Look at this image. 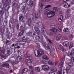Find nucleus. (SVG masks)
I'll return each mask as SVG.
<instances>
[{
    "instance_id": "nucleus-60",
    "label": "nucleus",
    "mask_w": 74,
    "mask_h": 74,
    "mask_svg": "<svg viewBox=\"0 0 74 74\" xmlns=\"http://www.w3.org/2000/svg\"><path fill=\"white\" fill-rule=\"evenodd\" d=\"M51 6L50 5H47L46 7H45V8H49V7H50Z\"/></svg>"
},
{
    "instance_id": "nucleus-52",
    "label": "nucleus",
    "mask_w": 74,
    "mask_h": 74,
    "mask_svg": "<svg viewBox=\"0 0 74 74\" xmlns=\"http://www.w3.org/2000/svg\"><path fill=\"white\" fill-rule=\"evenodd\" d=\"M33 4H34V1H32L30 4V7H33Z\"/></svg>"
},
{
    "instance_id": "nucleus-6",
    "label": "nucleus",
    "mask_w": 74,
    "mask_h": 74,
    "mask_svg": "<svg viewBox=\"0 0 74 74\" xmlns=\"http://www.w3.org/2000/svg\"><path fill=\"white\" fill-rule=\"evenodd\" d=\"M42 69L45 71H47L49 69V67L47 65H43L42 66Z\"/></svg>"
},
{
    "instance_id": "nucleus-20",
    "label": "nucleus",
    "mask_w": 74,
    "mask_h": 74,
    "mask_svg": "<svg viewBox=\"0 0 74 74\" xmlns=\"http://www.w3.org/2000/svg\"><path fill=\"white\" fill-rule=\"evenodd\" d=\"M25 6H23L21 8V10L22 12H23L25 11Z\"/></svg>"
},
{
    "instance_id": "nucleus-17",
    "label": "nucleus",
    "mask_w": 74,
    "mask_h": 74,
    "mask_svg": "<svg viewBox=\"0 0 74 74\" xmlns=\"http://www.w3.org/2000/svg\"><path fill=\"white\" fill-rule=\"evenodd\" d=\"M29 71L31 74H33V66H30L29 67Z\"/></svg>"
},
{
    "instance_id": "nucleus-29",
    "label": "nucleus",
    "mask_w": 74,
    "mask_h": 74,
    "mask_svg": "<svg viewBox=\"0 0 74 74\" xmlns=\"http://www.w3.org/2000/svg\"><path fill=\"white\" fill-rule=\"evenodd\" d=\"M70 13H66L65 15V18H68L70 17Z\"/></svg>"
},
{
    "instance_id": "nucleus-10",
    "label": "nucleus",
    "mask_w": 74,
    "mask_h": 74,
    "mask_svg": "<svg viewBox=\"0 0 74 74\" xmlns=\"http://www.w3.org/2000/svg\"><path fill=\"white\" fill-rule=\"evenodd\" d=\"M63 7H64L67 8H69L70 7V5L69 4V3H67L65 2L63 3Z\"/></svg>"
},
{
    "instance_id": "nucleus-12",
    "label": "nucleus",
    "mask_w": 74,
    "mask_h": 74,
    "mask_svg": "<svg viewBox=\"0 0 74 74\" xmlns=\"http://www.w3.org/2000/svg\"><path fill=\"white\" fill-rule=\"evenodd\" d=\"M62 38V35H58L56 37V40L58 41H59V40H61Z\"/></svg>"
},
{
    "instance_id": "nucleus-18",
    "label": "nucleus",
    "mask_w": 74,
    "mask_h": 74,
    "mask_svg": "<svg viewBox=\"0 0 74 74\" xmlns=\"http://www.w3.org/2000/svg\"><path fill=\"white\" fill-rule=\"evenodd\" d=\"M51 70L53 72H56L57 71V69L56 67H52L51 68Z\"/></svg>"
},
{
    "instance_id": "nucleus-30",
    "label": "nucleus",
    "mask_w": 74,
    "mask_h": 74,
    "mask_svg": "<svg viewBox=\"0 0 74 74\" xmlns=\"http://www.w3.org/2000/svg\"><path fill=\"white\" fill-rule=\"evenodd\" d=\"M57 12L58 14H61L62 13V11H60L59 9H58Z\"/></svg>"
},
{
    "instance_id": "nucleus-37",
    "label": "nucleus",
    "mask_w": 74,
    "mask_h": 74,
    "mask_svg": "<svg viewBox=\"0 0 74 74\" xmlns=\"http://www.w3.org/2000/svg\"><path fill=\"white\" fill-rule=\"evenodd\" d=\"M31 0H26L27 4L28 5H30V4Z\"/></svg>"
},
{
    "instance_id": "nucleus-51",
    "label": "nucleus",
    "mask_w": 74,
    "mask_h": 74,
    "mask_svg": "<svg viewBox=\"0 0 74 74\" xmlns=\"http://www.w3.org/2000/svg\"><path fill=\"white\" fill-rule=\"evenodd\" d=\"M71 52L72 53H74V48H72L71 49Z\"/></svg>"
},
{
    "instance_id": "nucleus-54",
    "label": "nucleus",
    "mask_w": 74,
    "mask_h": 74,
    "mask_svg": "<svg viewBox=\"0 0 74 74\" xmlns=\"http://www.w3.org/2000/svg\"><path fill=\"white\" fill-rule=\"evenodd\" d=\"M36 45L38 47V48H40V44L38 43H36Z\"/></svg>"
},
{
    "instance_id": "nucleus-58",
    "label": "nucleus",
    "mask_w": 74,
    "mask_h": 74,
    "mask_svg": "<svg viewBox=\"0 0 74 74\" xmlns=\"http://www.w3.org/2000/svg\"><path fill=\"white\" fill-rule=\"evenodd\" d=\"M69 37L71 39H72L73 38V35H70L69 36Z\"/></svg>"
},
{
    "instance_id": "nucleus-42",
    "label": "nucleus",
    "mask_w": 74,
    "mask_h": 74,
    "mask_svg": "<svg viewBox=\"0 0 74 74\" xmlns=\"http://www.w3.org/2000/svg\"><path fill=\"white\" fill-rule=\"evenodd\" d=\"M27 38H25L24 39H23L22 40V42H27Z\"/></svg>"
},
{
    "instance_id": "nucleus-59",
    "label": "nucleus",
    "mask_w": 74,
    "mask_h": 74,
    "mask_svg": "<svg viewBox=\"0 0 74 74\" xmlns=\"http://www.w3.org/2000/svg\"><path fill=\"white\" fill-rule=\"evenodd\" d=\"M42 1H47V2H48V1H50V0H41Z\"/></svg>"
},
{
    "instance_id": "nucleus-47",
    "label": "nucleus",
    "mask_w": 74,
    "mask_h": 74,
    "mask_svg": "<svg viewBox=\"0 0 74 74\" xmlns=\"http://www.w3.org/2000/svg\"><path fill=\"white\" fill-rule=\"evenodd\" d=\"M17 63L18 62L17 61L14 62H13L12 65H13V66H14V65H15V64H17Z\"/></svg>"
},
{
    "instance_id": "nucleus-3",
    "label": "nucleus",
    "mask_w": 74,
    "mask_h": 74,
    "mask_svg": "<svg viewBox=\"0 0 74 74\" xmlns=\"http://www.w3.org/2000/svg\"><path fill=\"white\" fill-rule=\"evenodd\" d=\"M44 51L42 50H40L37 51V54H35V55L36 57H39L40 56H41L42 55L44 54Z\"/></svg>"
},
{
    "instance_id": "nucleus-55",
    "label": "nucleus",
    "mask_w": 74,
    "mask_h": 74,
    "mask_svg": "<svg viewBox=\"0 0 74 74\" xmlns=\"http://www.w3.org/2000/svg\"><path fill=\"white\" fill-rule=\"evenodd\" d=\"M9 4H8V3L5 2L4 3V5L5 7H6L8 5H9Z\"/></svg>"
},
{
    "instance_id": "nucleus-43",
    "label": "nucleus",
    "mask_w": 74,
    "mask_h": 74,
    "mask_svg": "<svg viewBox=\"0 0 74 74\" xmlns=\"http://www.w3.org/2000/svg\"><path fill=\"white\" fill-rule=\"evenodd\" d=\"M63 38L65 40H68V38H67V36H64L63 37Z\"/></svg>"
},
{
    "instance_id": "nucleus-34",
    "label": "nucleus",
    "mask_w": 74,
    "mask_h": 74,
    "mask_svg": "<svg viewBox=\"0 0 74 74\" xmlns=\"http://www.w3.org/2000/svg\"><path fill=\"white\" fill-rule=\"evenodd\" d=\"M42 58L43 59H47V60H48L49 59L48 57H47L46 56H43Z\"/></svg>"
},
{
    "instance_id": "nucleus-57",
    "label": "nucleus",
    "mask_w": 74,
    "mask_h": 74,
    "mask_svg": "<svg viewBox=\"0 0 74 74\" xmlns=\"http://www.w3.org/2000/svg\"><path fill=\"white\" fill-rule=\"evenodd\" d=\"M3 11H5V8H4V7H3L2 9V10Z\"/></svg>"
},
{
    "instance_id": "nucleus-7",
    "label": "nucleus",
    "mask_w": 74,
    "mask_h": 74,
    "mask_svg": "<svg viewBox=\"0 0 74 74\" xmlns=\"http://www.w3.org/2000/svg\"><path fill=\"white\" fill-rule=\"evenodd\" d=\"M66 55L67 56H69L70 58H72V59H73V61L74 62V57L73 58V56H74L73 54L70 52H69L66 53Z\"/></svg>"
},
{
    "instance_id": "nucleus-22",
    "label": "nucleus",
    "mask_w": 74,
    "mask_h": 74,
    "mask_svg": "<svg viewBox=\"0 0 74 74\" xmlns=\"http://www.w3.org/2000/svg\"><path fill=\"white\" fill-rule=\"evenodd\" d=\"M63 18V16L62 15H61L60 17L58 19L59 22H61Z\"/></svg>"
},
{
    "instance_id": "nucleus-1",
    "label": "nucleus",
    "mask_w": 74,
    "mask_h": 74,
    "mask_svg": "<svg viewBox=\"0 0 74 74\" xmlns=\"http://www.w3.org/2000/svg\"><path fill=\"white\" fill-rule=\"evenodd\" d=\"M66 56V54H64L63 55V57L62 59L61 60V62H60L59 65V67L61 69L58 71V74H62V69L63 68V65L64 64V60L65 59V57Z\"/></svg>"
},
{
    "instance_id": "nucleus-11",
    "label": "nucleus",
    "mask_w": 74,
    "mask_h": 74,
    "mask_svg": "<svg viewBox=\"0 0 74 74\" xmlns=\"http://www.w3.org/2000/svg\"><path fill=\"white\" fill-rule=\"evenodd\" d=\"M3 67H5L6 68H8L10 67L9 64L7 63H3L2 64Z\"/></svg>"
},
{
    "instance_id": "nucleus-40",
    "label": "nucleus",
    "mask_w": 74,
    "mask_h": 74,
    "mask_svg": "<svg viewBox=\"0 0 74 74\" xmlns=\"http://www.w3.org/2000/svg\"><path fill=\"white\" fill-rule=\"evenodd\" d=\"M38 6L39 7H40L41 9H42L43 8V6H44V5H43V4L41 3L40 5H39Z\"/></svg>"
},
{
    "instance_id": "nucleus-32",
    "label": "nucleus",
    "mask_w": 74,
    "mask_h": 74,
    "mask_svg": "<svg viewBox=\"0 0 74 74\" xmlns=\"http://www.w3.org/2000/svg\"><path fill=\"white\" fill-rule=\"evenodd\" d=\"M58 10V8L56 7H54L53 8V11L52 12L54 13H55V12L56 11V10Z\"/></svg>"
},
{
    "instance_id": "nucleus-16",
    "label": "nucleus",
    "mask_w": 74,
    "mask_h": 74,
    "mask_svg": "<svg viewBox=\"0 0 74 74\" xmlns=\"http://www.w3.org/2000/svg\"><path fill=\"white\" fill-rule=\"evenodd\" d=\"M35 70L36 72L39 73L40 72V69L39 67H36L35 68Z\"/></svg>"
},
{
    "instance_id": "nucleus-28",
    "label": "nucleus",
    "mask_w": 74,
    "mask_h": 74,
    "mask_svg": "<svg viewBox=\"0 0 74 74\" xmlns=\"http://www.w3.org/2000/svg\"><path fill=\"white\" fill-rule=\"evenodd\" d=\"M45 47L47 48L48 49H50V47L48 45V44L47 43H45Z\"/></svg>"
},
{
    "instance_id": "nucleus-31",
    "label": "nucleus",
    "mask_w": 74,
    "mask_h": 74,
    "mask_svg": "<svg viewBox=\"0 0 74 74\" xmlns=\"http://www.w3.org/2000/svg\"><path fill=\"white\" fill-rule=\"evenodd\" d=\"M7 54H8L9 55H11V53H12V51H11L10 50H8L7 51Z\"/></svg>"
},
{
    "instance_id": "nucleus-19",
    "label": "nucleus",
    "mask_w": 74,
    "mask_h": 74,
    "mask_svg": "<svg viewBox=\"0 0 74 74\" xmlns=\"http://www.w3.org/2000/svg\"><path fill=\"white\" fill-rule=\"evenodd\" d=\"M28 71V69L27 68H25L22 71V73L23 74L24 73H26Z\"/></svg>"
},
{
    "instance_id": "nucleus-5",
    "label": "nucleus",
    "mask_w": 74,
    "mask_h": 74,
    "mask_svg": "<svg viewBox=\"0 0 74 74\" xmlns=\"http://www.w3.org/2000/svg\"><path fill=\"white\" fill-rule=\"evenodd\" d=\"M55 15V13L51 11L47 14V16L48 18H52L53 16H54Z\"/></svg>"
},
{
    "instance_id": "nucleus-15",
    "label": "nucleus",
    "mask_w": 74,
    "mask_h": 74,
    "mask_svg": "<svg viewBox=\"0 0 74 74\" xmlns=\"http://www.w3.org/2000/svg\"><path fill=\"white\" fill-rule=\"evenodd\" d=\"M50 11H51V9L49 8L47 9L45 11L44 14L45 15H47Z\"/></svg>"
},
{
    "instance_id": "nucleus-35",
    "label": "nucleus",
    "mask_w": 74,
    "mask_h": 74,
    "mask_svg": "<svg viewBox=\"0 0 74 74\" xmlns=\"http://www.w3.org/2000/svg\"><path fill=\"white\" fill-rule=\"evenodd\" d=\"M53 63V61H52V60H49L48 62V63L49 64H50V65H52V63Z\"/></svg>"
},
{
    "instance_id": "nucleus-39",
    "label": "nucleus",
    "mask_w": 74,
    "mask_h": 74,
    "mask_svg": "<svg viewBox=\"0 0 74 74\" xmlns=\"http://www.w3.org/2000/svg\"><path fill=\"white\" fill-rule=\"evenodd\" d=\"M73 43H71L70 44V46L69 47V49H71V48H72L73 47Z\"/></svg>"
},
{
    "instance_id": "nucleus-33",
    "label": "nucleus",
    "mask_w": 74,
    "mask_h": 74,
    "mask_svg": "<svg viewBox=\"0 0 74 74\" xmlns=\"http://www.w3.org/2000/svg\"><path fill=\"white\" fill-rule=\"evenodd\" d=\"M23 33H24V31L22 30L21 32H20L19 33V35L20 36H22L23 34Z\"/></svg>"
},
{
    "instance_id": "nucleus-14",
    "label": "nucleus",
    "mask_w": 74,
    "mask_h": 74,
    "mask_svg": "<svg viewBox=\"0 0 74 74\" xmlns=\"http://www.w3.org/2000/svg\"><path fill=\"white\" fill-rule=\"evenodd\" d=\"M50 11H51V9L49 8L47 9L45 11L44 14L45 15H47Z\"/></svg>"
},
{
    "instance_id": "nucleus-45",
    "label": "nucleus",
    "mask_w": 74,
    "mask_h": 74,
    "mask_svg": "<svg viewBox=\"0 0 74 74\" xmlns=\"http://www.w3.org/2000/svg\"><path fill=\"white\" fill-rule=\"evenodd\" d=\"M32 34V33L31 32H28L27 34H26V35L27 36H30Z\"/></svg>"
},
{
    "instance_id": "nucleus-44",
    "label": "nucleus",
    "mask_w": 74,
    "mask_h": 74,
    "mask_svg": "<svg viewBox=\"0 0 74 74\" xmlns=\"http://www.w3.org/2000/svg\"><path fill=\"white\" fill-rule=\"evenodd\" d=\"M57 64H58V63L56 62H53V63L51 65H53L54 66H56Z\"/></svg>"
},
{
    "instance_id": "nucleus-27",
    "label": "nucleus",
    "mask_w": 74,
    "mask_h": 74,
    "mask_svg": "<svg viewBox=\"0 0 74 74\" xmlns=\"http://www.w3.org/2000/svg\"><path fill=\"white\" fill-rule=\"evenodd\" d=\"M59 47L60 48V49L62 51H64V49L63 48V47L62 45L59 46Z\"/></svg>"
},
{
    "instance_id": "nucleus-41",
    "label": "nucleus",
    "mask_w": 74,
    "mask_h": 74,
    "mask_svg": "<svg viewBox=\"0 0 74 74\" xmlns=\"http://www.w3.org/2000/svg\"><path fill=\"white\" fill-rule=\"evenodd\" d=\"M8 56V55L7 56H4V55H2L1 56V57L2 58H4V59H6V58H7V56Z\"/></svg>"
},
{
    "instance_id": "nucleus-4",
    "label": "nucleus",
    "mask_w": 74,
    "mask_h": 74,
    "mask_svg": "<svg viewBox=\"0 0 74 74\" xmlns=\"http://www.w3.org/2000/svg\"><path fill=\"white\" fill-rule=\"evenodd\" d=\"M41 12L40 10H38L37 12V14H35V19H37L38 18H40V16H41Z\"/></svg>"
},
{
    "instance_id": "nucleus-62",
    "label": "nucleus",
    "mask_w": 74,
    "mask_h": 74,
    "mask_svg": "<svg viewBox=\"0 0 74 74\" xmlns=\"http://www.w3.org/2000/svg\"><path fill=\"white\" fill-rule=\"evenodd\" d=\"M71 73L73 74H74V68L71 71Z\"/></svg>"
},
{
    "instance_id": "nucleus-64",
    "label": "nucleus",
    "mask_w": 74,
    "mask_h": 74,
    "mask_svg": "<svg viewBox=\"0 0 74 74\" xmlns=\"http://www.w3.org/2000/svg\"><path fill=\"white\" fill-rule=\"evenodd\" d=\"M71 4H74V0H73L71 2Z\"/></svg>"
},
{
    "instance_id": "nucleus-21",
    "label": "nucleus",
    "mask_w": 74,
    "mask_h": 74,
    "mask_svg": "<svg viewBox=\"0 0 74 74\" xmlns=\"http://www.w3.org/2000/svg\"><path fill=\"white\" fill-rule=\"evenodd\" d=\"M36 39L37 41H40V40H41V38L40 37L38 36H36Z\"/></svg>"
},
{
    "instance_id": "nucleus-2",
    "label": "nucleus",
    "mask_w": 74,
    "mask_h": 74,
    "mask_svg": "<svg viewBox=\"0 0 74 74\" xmlns=\"http://www.w3.org/2000/svg\"><path fill=\"white\" fill-rule=\"evenodd\" d=\"M50 26L51 28H52L50 29L51 32H53V33H56L57 32V29L54 28V27H55V25L54 24H51L50 25Z\"/></svg>"
},
{
    "instance_id": "nucleus-56",
    "label": "nucleus",
    "mask_w": 74,
    "mask_h": 74,
    "mask_svg": "<svg viewBox=\"0 0 74 74\" xmlns=\"http://www.w3.org/2000/svg\"><path fill=\"white\" fill-rule=\"evenodd\" d=\"M18 46V43H16L14 47L15 48H17Z\"/></svg>"
},
{
    "instance_id": "nucleus-61",
    "label": "nucleus",
    "mask_w": 74,
    "mask_h": 74,
    "mask_svg": "<svg viewBox=\"0 0 74 74\" xmlns=\"http://www.w3.org/2000/svg\"><path fill=\"white\" fill-rule=\"evenodd\" d=\"M47 40H48V41H49L50 44H52V41H51V40H50V39H47Z\"/></svg>"
},
{
    "instance_id": "nucleus-49",
    "label": "nucleus",
    "mask_w": 74,
    "mask_h": 74,
    "mask_svg": "<svg viewBox=\"0 0 74 74\" xmlns=\"http://www.w3.org/2000/svg\"><path fill=\"white\" fill-rule=\"evenodd\" d=\"M33 26H36V27H38V23H36L35 24H34Z\"/></svg>"
},
{
    "instance_id": "nucleus-36",
    "label": "nucleus",
    "mask_w": 74,
    "mask_h": 74,
    "mask_svg": "<svg viewBox=\"0 0 74 74\" xmlns=\"http://www.w3.org/2000/svg\"><path fill=\"white\" fill-rule=\"evenodd\" d=\"M5 1L8 3V4H10L11 2V0H6Z\"/></svg>"
},
{
    "instance_id": "nucleus-24",
    "label": "nucleus",
    "mask_w": 74,
    "mask_h": 74,
    "mask_svg": "<svg viewBox=\"0 0 74 74\" xmlns=\"http://www.w3.org/2000/svg\"><path fill=\"white\" fill-rule=\"evenodd\" d=\"M63 31L64 33H68L69 32V29L67 28H65L64 29Z\"/></svg>"
},
{
    "instance_id": "nucleus-38",
    "label": "nucleus",
    "mask_w": 74,
    "mask_h": 74,
    "mask_svg": "<svg viewBox=\"0 0 74 74\" xmlns=\"http://www.w3.org/2000/svg\"><path fill=\"white\" fill-rule=\"evenodd\" d=\"M19 20L21 22H22L23 21V16H20L19 17Z\"/></svg>"
},
{
    "instance_id": "nucleus-53",
    "label": "nucleus",
    "mask_w": 74,
    "mask_h": 74,
    "mask_svg": "<svg viewBox=\"0 0 74 74\" xmlns=\"http://www.w3.org/2000/svg\"><path fill=\"white\" fill-rule=\"evenodd\" d=\"M13 5L14 7H16L18 5V3H14L13 4Z\"/></svg>"
},
{
    "instance_id": "nucleus-48",
    "label": "nucleus",
    "mask_w": 74,
    "mask_h": 74,
    "mask_svg": "<svg viewBox=\"0 0 74 74\" xmlns=\"http://www.w3.org/2000/svg\"><path fill=\"white\" fill-rule=\"evenodd\" d=\"M4 11H3L2 10H0V13L1 15L4 14Z\"/></svg>"
},
{
    "instance_id": "nucleus-8",
    "label": "nucleus",
    "mask_w": 74,
    "mask_h": 74,
    "mask_svg": "<svg viewBox=\"0 0 74 74\" xmlns=\"http://www.w3.org/2000/svg\"><path fill=\"white\" fill-rule=\"evenodd\" d=\"M42 34L45 37V38L46 39H47V40H48V38H47V36L45 34V27H43V29H42Z\"/></svg>"
},
{
    "instance_id": "nucleus-13",
    "label": "nucleus",
    "mask_w": 74,
    "mask_h": 74,
    "mask_svg": "<svg viewBox=\"0 0 74 74\" xmlns=\"http://www.w3.org/2000/svg\"><path fill=\"white\" fill-rule=\"evenodd\" d=\"M24 58V55H22L21 56H18L17 58V60L18 61H21L22 59H23V58Z\"/></svg>"
},
{
    "instance_id": "nucleus-23",
    "label": "nucleus",
    "mask_w": 74,
    "mask_h": 74,
    "mask_svg": "<svg viewBox=\"0 0 74 74\" xmlns=\"http://www.w3.org/2000/svg\"><path fill=\"white\" fill-rule=\"evenodd\" d=\"M67 64L70 67H72L73 66V63L72 62H69Z\"/></svg>"
},
{
    "instance_id": "nucleus-26",
    "label": "nucleus",
    "mask_w": 74,
    "mask_h": 74,
    "mask_svg": "<svg viewBox=\"0 0 74 74\" xmlns=\"http://www.w3.org/2000/svg\"><path fill=\"white\" fill-rule=\"evenodd\" d=\"M63 74H68V71L66 69H64L63 70Z\"/></svg>"
},
{
    "instance_id": "nucleus-63",
    "label": "nucleus",
    "mask_w": 74,
    "mask_h": 74,
    "mask_svg": "<svg viewBox=\"0 0 74 74\" xmlns=\"http://www.w3.org/2000/svg\"><path fill=\"white\" fill-rule=\"evenodd\" d=\"M70 9L68 10L67 12V14H69V13H70Z\"/></svg>"
},
{
    "instance_id": "nucleus-25",
    "label": "nucleus",
    "mask_w": 74,
    "mask_h": 74,
    "mask_svg": "<svg viewBox=\"0 0 74 74\" xmlns=\"http://www.w3.org/2000/svg\"><path fill=\"white\" fill-rule=\"evenodd\" d=\"M34 29L37 33H39V32H40V29H38V27H35Z\"/></svg>"
},
{
    "instance_id": "nucleus-46",
    "label": "nucleus",
    "mask_w": 74,
    "mask_h": 74,
    "mask_svg": "<svg viewBox=\"0 0 74 74\" xmlns=\"http://www.w3.org/2000/svg\"><path fill=\"white\" fill-rule=\"evenodd\" d=\"M30 58V55L29 54H28V56H27L26 58V60H28Z\"/></svg>"
},
{
    "instance_id": "nucleus-50",
    "label": "nucleus",
    "mask_w": 74,
    "mask_h": 74,
    "mask_svg": "<svg viewBox=\"0 0 74 74\" xmlns=\"http://www.w3.org/2000/svg\"><path fill=\"white\" fill-rule=\"evenodd\" d=\"M58 32H61L62 30V28L60 27H58Z\"/></svg>"
},
{
    "instance_id": "nucleus-9",
    "label": "nucleus",
    "mask_w": 74,
    "mask_h": 74,
    "mask_svg": "<svg viewBox=\"0 0 74 74\" xmlns=\"http://www.w3.org/2000/svg\"><path fill=\"white\" fill-rule=\"evenodd\" d=\"M69 45H70L69 42L67 41H65L63 43V45L66 48H68L69 46Z\"/></svg>"
}]
</instances>
